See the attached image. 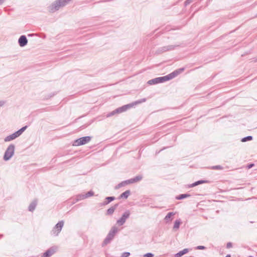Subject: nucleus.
Returning <instances> with one entry per match:
<instances>
[{
	"label": "nucleus",
	"instance_id": "obj_1",
	"mask_svg": "<svg viewBox=\"0 0 257 257\" xmlns=\"http://www.w3.org/2000/svg\"><path fill=\"white\" fill-rule=\"evenodd\" d=\"M184 68H180L176 69L170 73V74L162 77H157L152 79H151L148 81V84L149 85H154L158 83L164 82L170 80L174 78L177 76L179 74L184 71Z\"/></svg>",
	"mask_w": 257,
	"mask_h": 257
},
{
	"label": "nucleus",
	"instance_id": "obj_2",
	"mask_svg": "<svg viewBox=\"0 0 257 257\" xmlns=\"http://www.w3.org/2000/svg\"><path fill=\"white\" fill-rule=\"evenodd\" d=\"M72 0H56L48 7V10L50 13H54L58 11L61 8L66 6Z\"/></svg>",
	"mask_w": 257,
	"mask_h": 257
},
{
	"label": "nucleus",
	"instance_id": "obj_3",
	"mask_svg": "<svg viewBox=\"0 0 257 257\" xmlns=\"http://www.w3.org/2000/svg\"><path fill=\"white\" fill-rule=\"evenodd\" d=\"M118 228L116 226H113V227H112L111 229L109 230L108 233L107 234L106 237L103 240L102 242V246L106 245L107 244L109 243L113 239L114 236L118 232Z\"/></svg>",
	"mask_w": 257,
	"mask_h": 257
},
{
	"label": "nucleus",
	"instance_id": "obj_4",
	"mask_svg": "<svg viewBox=\"0 0 257 257\" xmlns=\"http://www.w3.org/2000/svg\"><path fill=\"white\" fill-rule=\"evenodd\" d=\"M28 126L25 125L24 126H23L22 128L19 129L18 131L15 132L13 134L6 137L4 139V141L5 142H10L11 141H13L16 138L19 137L23 133V132L27 128Z\"/></svg>",
	"mask_w": 257,
	"mask_h": 257
},
{
	"label": "nucleus",
	"instance_id": "obj_5",
	"mask_svg": "<svg viewBox=\"0 0 257 257\" xmlns=\"http://www.w3.org/2000/svg\"><path fill=\"white\" fill-rule=\"evenodd\" d=\"M15 146L14 144H10L7 148L3 157V159L5 161L10 160L14 156L15 153Z\"/></svg>",
	"mask_w": 257,
	"mask_h": 257
},
{
	"label": "nucleus",
	"instance_id": "obj_6",
	"mask_svg": "<svg viewBox=\"0 0 257 257\" xmlns=\"http://www.w3.org/2000/svg\"><path fill=\"white\" fill-rule=\"evenodd\" d=\"M64 221L63 220L59 221L53 228L51 234V235L57 236L61 232L62 227L64 226Z\"/></svg>",
	"mask_w": 257,
	"mask_h": 257
},
{
	"label": "nucleus",
	"instance_id": "obj_7",
	"mask_svg": "<svg viewBox=\"0 0 257 257\" xmlns=\"http://www.w3.org/2000/svg\"><path fill=\"white\" fill-rule=\"evenodd\" d=\"M91 139V137L90 136L83 137L75 140L73 145L75 146L83 145L89 142Z\"/></svg>",
	"mask_w": 257,
	"mask_h": 257
},
{
	"label": "nucleus",
	"instance_id": "obj_8",
	"mask_svg": "<svg viewBox=\"0 0 257 257\" xmlns=\"http://www.w3.org/2000/svg\"><path fill=\"white\" fill-rule=\"evenodd\" d=\"M131 212L130 210H125L124 212L122 214L121 217L117 220L116 223L119 226H121L123 225V224L125 222L126 220L129 218Z\"/></svg>",
	"mask_w": 257,
	"mask_h": 257
},
{
	"label": "nucleus",
	"instance_id": "obj_9",
	"mask_svg": "<svg viewBox=\"0 0 257 257\" xmlns=\"http://www.w3.org/2000/svg\"><path fill=\"white\" fill-rule=\"evenodd\" d=\"M57 248L55 246H52L48 249L45 252L43 253L41 257H50L55 253L56 251Z\"/></svg>",
	"mask_w": 257,
	"mask_h": 257
},
{
	"label": "nucleus",
	"instance_id": "obj_10",
	"mask_svg": "<svg viewBox=\"0 0 257 257\" xmlns=\"http://www.w3.org/2000/svg\"><path fill=\"white\" fill-rule=\"evenodd\" d=\"M132 107H133L131 103L127 104L115 109V112L120 113L126 111L127 109H129Z\"/></svg>",
	"mask_w": 257,
	"mask_h": 257
},
{
	"label": "nucleus",
	"instance_id": "obj_11",
	"mask_svg": "<svg viewBox=\"0 0 257 257\" xmlns=\"http://www.w3.org/2000/svg\"><path fill=\"white\" fill-rule=\"evenodd\" d=\"M28 43V39L25 35H22L18 39V44L21 47H25Z\"/></svg>",
	"mask_w": 257,
	"mask_h": 257
},
{
	"label": "nucleus",
	"instance_id": "obj_12",
	"mask_svg": "<svg viewBox=\"0 0 257 257\" xmlns=\"http://www.w3.org/2000/svg\"><path fill=\"white\" fill-rule=\"evenodd\" d=\"M210 181L207 180H200L194 182L192 184L188 185V188H192L200 184H202L204 183H208Z\"/></svg>",
	"mask_w": 257,
	"mask_h": 257
},
{
	"label": "nucleus",
	"instance_id": "obj_13",
	"mask_svg": "<svg viewBox=\"0 0 257 257\" xmlns=\"http://www.w3.org/2000/svg\"><path fill=\"white\" fill-rule=\"evenodd\" d=\"M115 199V197L114 196L106 197H105L104 201L103 202L100 203L99 204V206H105V205L108 204L109 203H110L112 201L114 200Z\"/></svg>",
	"mask_w": 257,
	"mask_h": 257
},
{
	"label": "nucleus",
	"instance_id": "obj_14",
	"mask_svg": "<svg viewBox=\"0 0 257 257\" xmlns=\"http://www.w3.org/2000/svg\"><path fill=\"white\" fill-rule=\"evenodd\" d=\"M130 184H131L130 179L122 181L121 182L118 184L117 185H116L115 186L114 189L115 190H117L123 186H124Z\"/></svg>",
	"mask_w": 257,
	"mask_h": 257
},
{
	"label": "nucleus",
	"instance_id": "obj_15",
	"mask_svg": "<svg viewBox=\"0 0 257 257\" xmlns=\"http://www.w3.org/2000/svg\"><path fill=\"white\" fill-rule=\"evenodd\" d=\"M118 206V204H115L113 206H111L106 210V215H112L114 210L117 208Z\"/></svg>",
	"mask_w": 257,
	"mask_h": 257
},
{
	"label": "nucleus",
	"instance_id": "obj_16",
	"mask_svg": "<svg viewBox=\"0 0 257 257\" xmlns=\"http://www.w3.org/2000/svg\"><path fill=\"white\" fill-rule=\"evenodd\" d=\"M175 215V213L173 212H169L165 217L164 220L166 222L171 221L173 218V216Z\"/></svg>",
	"mask_w": 257,
	"mask_h": 257
},
{
	"label": "nucleus",
	"instance_id": "obj_17",
	"mask_svg": "<svg viewBox=\"0 0 257 257\" xmlns=\"http://www.w3.org/2000/svg\"><path fill=\"white\" fill-rule=\"evenodd\" d=\"M131 191L129 190H126L122 193H121L118 197V199H127L131 194Z\"/></svg>",
	"mask_w": 257,
	"mask_h": 257
},
{
	"label": "nucleus",
	"instance_id": "obj_18",
	"mask_svg": "<svg viewBox=\"0 0 257 257\" xmlns=\"http://www.w3.org/2000/svg\"><path fill=\"white\" fill-rule=\"evenodd\" d=\"M37 204V202L36 200L32 201L28 207L29 211L30 212H33L36 207Z\"/></svg>",
	"mask_w": 257,
	"mask_h": 257
},
{
	"label": "nucleus",
	"instance_id": "obj_19",
	"mask_svg": "<svg viewBox=\"0 0 257 257\" xmlns=\"http://www.w3.org/2000/svg\"><path fill=\"white\" fill-rule=\"evenodd\" d=\"M189 251L188 248H184L182 250L179 251L178 253L175 254V257H181L183 255L188 253Z\"/></svg>",
	"mask_w": 257,
	"mask_h": 257
},
{
	"label": "nucleus",
	"instance_id": "obj_20",
	"mask_svg": "<svg viewBox=\"0 0 257 257\" xmlns=\"http://www.w3.org/2000/svg\"><path fill=\"white\" fill-rule=\"evenodd\" d=\"M191 196V195L188 193H185V194H180L176 197V199L177 200H182L184 199L185 198L189 197Z\"/></svg>",
	"mask_w": 257,
	"mask_h": 257
},
{
	"label": "nucleus",
	"instance_id": "obj_21",
	"mask_svg": "<svg viewBox=\"0 0 257 257\" xmlns=\"http://www.w3.org/2000/svg\"><path fill=\"white\" fill-rule=\"evenodd\" d=\"M142 176L141 175L137 176L133 178L130 179L131 184L137 182L141 181L142 179Z\"/></svg>",
	"mask_w": 257,
	"mask_h": 257
},
{
	"label": "nucleus",
	"instance_id": "obj_22",
	"mask_svg": "<svg viewBox=\"0 0 257 257\" xmlns=\"http://www.w3.org/2000/svg\"><path fill=\"white\" fill-rule=\"evenodd\" d=\"M181 223V221L180 219L176 220L174 222L173 229H176V230L179 229Z\"/></svg>",
	"mask_w": 257,
	"mask_h": 257
},
{
	"label": "nucleus",
	"instance_id": "obj_23",
	"mask_svg": "<svg viewBox=\"0 0 257 257\" xmlns=\"http://www.w3.org/2000/svg\"><path fill=\"white\" fill-rule=\"evenodd\" d=\"M179 46H180V44L174 45H170L166 46L167 50V51H172V50H174L176 48L179 47Z\"/></svg>",
	"mask_w": 257,
	"mask_h": 257
},
{
	"label": "nucleus",
	"instance_id": "obj_24",
	"mask_svg": "<svg viewBox=\"0 0 257 257\" xmlns=\"http://www.w3.org/2000/svg\"><path fill=\"white\" fill-rule=\"evenodd\" d=\"M167 51V50L166 46H163L158 48V49L156 51V53L158 54H160Z\"/></svg>",
	"mask_w": 257,
	"mask_h": 257
},
{
	"label": "nucleus",
	"instance_id": "obj_25",
	"mask_svg": "<svg viewBox=\"0 0 257 257\" xmlns=\"http://www.w3.org/2000/svg\"><path fill=\"white\" fill-rule=\"evenodd\" d=\"M146 101V98H142L141 99L138 100H137L136 101L133 102L131 103L133 105V107H134L135 105H136L137 104H140V103H141L142 102H144Z\"/></svg>",
	"mask_w": 257,
	"mask_h": 257
},
{
	"label": "nucleus",
	"instance_id": "obj_26",
	"mask_svg": "<svg viewBox=\"0 0 257 257\" xmlns=\"http://www.w3.org/2000/svg\"><path fill=\"white\" fill-rule=\"evenodd\" d=\"M84 199H85L84 194H78L76 196V197L75 198V202H78L80 200Z\"/></svg>",
	"mask_w": 257,
	"mask_h": 257
},
{
	"label": "nucleus",
	"instance_id": "obj_27",
	"mask_svg": "<svg viewBox=\"0 0 257 257\" xmlns=\"http://www.w3.org/2000/svg\"><path fill=\"white\" fill-rule=\"evenodd\" d=\"M253 137L251 136H246L241 139V142H246L247 141H250L252 140Z\"/></svg>",
	"mask_w": 257,
	"mask_h": 257
},
{
	"label": "nucleus",
	"instance_id": "obj_28",
	"mask_svg": "<svg viewBox=\"0 0 257 257\" xmlns=\"http://www.w3.org/2000/svg\"><path fill=\"white\" fill-rule=\"evenodd\" d=\"M93 195H94V192L92 190H90V191L87 192L86 193L84 194L85 198L92 196Z\"/></svg>",
	"mask_w": 257,
	"mask_h": 257
},
{
	"label": "nucleus",
	"instance_id": "obj_29",
	"mask_svg": "<svg viewBox=\"0 0 257 257\" xmlns=\"http://www.w3.org/2000/svg\"><path fill=\"white\" fill-rule=\"evenodd\" d=\"M212 170H222L223 167L220 165L213 166L210 168Z\"/></svg>",
	"mask_w": 257,
	"mask_h": 257
},
{
	"label": "nucleus",
	"instance_id": "obj_30",
	"mask_svg": "<svg viewBox=\"0 0 257 257\" xmlns=\"http://www.w3.org/2000/svg\"><path fill=\"white\" fill-rule=\"evenodd\" d=\"M116 113H118L117 112H115V109L113 111H112L107 113L106 114V117H110V116H112V115H114V114H115Z\"/></svg>",
	"mask_w": 257,
	"mask_h": 257
},
{
	"label": "nucleus",
	"instance_id": "obj_31",
	"mask_svg": "<svg viewBox=\"0 0 257 257\" xmlns=\"http://www.w3.org/2000/svg\"><path fill=\"white\" fill-rule=\"evenodd\" d=\"M154 254L151 252H148L144 255V257H153Z\"/></svg>",
	"mask_w": 257,
	"mask_h": 257
},
{
	"label": "nucleus",
	"instance_id": "obj_32",
	"mask_svg": "<svg viewBox=\"0 0 257 257\" xmlns=\"http://www.w3.org/2000/svg\"><path fill=\"white\" fill-rule=\"evenodd\" d=\"M195 248L196 249H198V250H203V249H205L206 248V247L203 245H198V246H196L195 247Z\"/></svg>",
	"mask_w": 257,
	"mask_h": 257
},
{
	"label": "nucleus",
	"instance_id": "obj_33",
	"mask_svg": "<svg viewBox=\"0 0 257 257\" xmlns=\"http://www.w3.org/2000/svg\"><path fill=\"white\" fill-rule=\"evenodd\" d=\"M130 255V253L128 252H124L121 254V257H128Z\"/></svg>",
	"mask_w": 257,
	"mask_h": 257
},
{
	"label": "nucleus",
	"instance_id": "obj_34",
	"mask_svg": "<svg viewBox=\"0 0 257 257\" xmlns=\"http://www.w3.org/2000/svg\"><path fill=\"white\" fill-rule=\"evenodd\" d=\"M192 2V0H186L184 2V6H185V7H186L187 6L189 5Z\"/></svg>",
	"mask_w": 257,
	"mask_h": 257
},
{
	"label": "nucleus",
	"instance_id": "obj_35",
	"mask_svg": "<svg viewBox=\"0 0 257 257\" xmlns=\"http://www.w3.org/2000/svg\"><path fill=\"white\" fill-rule=\"evenodd\" d=\"M254 166V164L253 163H249L248 164H247V168L248 169H251V168H252L253 166Z\"/></svg>",
	"mask_w": 257,
	"mask_h": 257
},
{
	"label": "nucleus",
	"instance_id": "obj_36",
	"mask_svg": "<svg viewBox=\"0 0 257 257\" xmlns=\"http://www.w3.org/2000/svg\"><path fill=\"white\" fill-rule=\"evenodd\" d=\"M232 246V244L231 242H229L227 243L226 248H229L231 247Z\"/></svg>",
	"mask_w": 257,
	"mask_h": 257
},
{
	"label": "nucleus",
	"instance_id": "obj_37",
	"mask_svg": "<svg viewBox=\"0 0 257 257\" xmlns=\"http://www.w3.org/2000/svg\"><path fill=\"white\" fill-rule=\"evenodd\" d=\"M6 101L5 100H0V107L3 106L5 103Z\"/></svg>",
	"mask_w": 257,
	"mask_h": 257
},
{
	"label": "nucleus",
	"instance_id": "obj_38",
	"mask_svg": "<svg viewBox=\"0 0 257 257\" xmlns=\"http://www.w3.org/2000/svg\"><path fill=\"white\" fill-rule=\"evenodd\" d=\"M55 95V94L54 93H50L49 94V95L48 96V97L46 98V99H48L49 98H51V97H52V96H53Z\"/></svg>",
	"mask_w": 257,
	"mask_h": 257
},
{
	"label": "nucleus",
	"instance_id": "obj_39",
	"mask_svg": "<svg viewBox=\"0 0 257 257\" xmlns=\"http://www.w3.org/2000/svg\"><path fill=\"white\" fill-rule=\"evenodd\" d=\"M41 38L45 39L46 38V35L44 34H42V36H40Z\"/></svg>",
	"mask_w": 257,
	"mask_h": 257
},
{
	"label": "nucleus",
	"instance_id": "obj_40",
	"mask_svg": "<svg viewBox=\"0 0 257 257\" xmlns=\"http://www.w3.org/2000/svg\"><path fill=\"white\" fill-rule=\"evenodd\" d=\"M35 35H36V34H28V37H32V36H35Z\"/></svg>",
	"mask_w": 257,
	"mask_h": 257
},
{
	"label": "nucleus",
	"instance_id": "obj_41",
	"mask_svg": "<svg viewBox=\"0 0 257 257\" xmlns=\"http://www.w3.org/2000/svg\"><path fill=\"white\" fill-rule=\"evenodd\" d=\"M110 1V0L100 1L98 2V3L106 2H108V1Z\"/></svg>",
	"mask_w": 257,
	"mask_h": 257
},
{
	"label": "nucleus",
	"instance_id": "obj_42",
	"mask_svg": "<svg viewBox=\"0 0 257 257\" xmlns=\"http://www.w3.org/2000/svg\"><path fill=\"white\" fill-rule=\"evenodd\" d=\"M5 0H0V5H2L4 3Z\"/></svg>",
	"mask_w": 257,
	"mask_h": 257
},
{
	"label": "nucleus",
	"instance_id": "obj_43",
	"mask_svg": "<svg viewBox=\"0 0 257 257\" xmlns=\"http://www.w3.org/2000/svg\"><path fill=\"white\" fill-rule=\"evenodd\" d=\"M225 257H231V255L230 254H227Z\"/></svg>",
	"mask_w": 257,
	"mask_h": 257
},
{
	"label": "nucleus",
	"instance_id": "obj_44",
	"mask_svg": "<svg viewBox=\"0 0 257 257\" xmlns=\"http://www.w3.org/2000/svg\"><path fill=\"white\" fill-rule=\"evenodd\" d=\"M254 62H257V57L254 58Z\"/></svg>",
	"mask_w": 257,
	"mask_h": 257
},
{
	"label": "nucleus",
	"instance_id": "obj_45",
	"mask_svg": "<svg viewBox=\"0 0 257 257\" xmlns=\"http://www.w3.org/2000/svg\"><path fill=\"white\" fill-rule=\"evenodd\" d=\"M81 127H82V128H84L85 127H83V126H81Z\"/></svg>",
	"mask_w": 257,
	"mask_h": 257
},
{
	"label": "nucleus",
	"instance_id": "obj_46",
	"mask_svg": "<svg viewBox=\"0 0 257 257\" xmlns=\"http://www.w3.org/2000/svg\"><path fill=\"white\" fill-rule=\"evenodd\" d=\"M255 17H257V14L255 15Z\"/></svg>",
	"mask_w": 257,
	"mask_h": 257
}]
</instances>
